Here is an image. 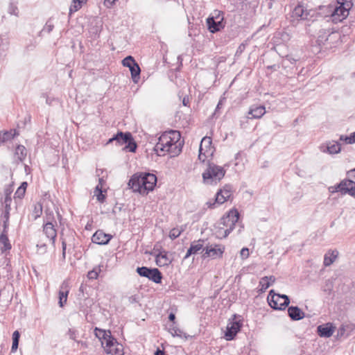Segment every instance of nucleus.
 <instances>
[{
  "label": "nucleus",
  "instance_id": "nucleus-1",
  "mask_svg": "<svg viewBox=\"0 0 355 355\" xmlns=\"http://www.w3.org/2000/svg\"><path fill=\"white\" fill-rule=\"evenodd\" d=\"M157 176L150 173L140 172L135 173L128 182V186L134 192L147 195L153 191L157 184Z\"/></svg>",
  "mask_w": 355,
  "mask_h": 355
},
{
  "label": "nucleus",
  "instance_id": "nucleus-2",
  "mask_svg": "<svg viewBox=\"0 0 355 355\" xmlns=\"http://www.w3.org/2000/svg\"><path fill=\"white\" fill-rule=\"evenodd\" d=\"M171 135L180 137L179 132L171 131L169 133H164L158 139V142L154 147V151L158 156H164L167 153L171 154V157L179 155L182 151L180 144L177 145V141H175V137H172Z\"/></svg>",
  "mask_w": 355,
  "mask_h": 355
},
{
  "label": "nucleus",
  "instance_id": "nucleus-3",
  "mask_svg": "<svg viewBox=\"0 0 355 355\" xmlns=\"http://www.w3.org/2000/svg\"><path fill=\"white\" fill-rule=\"evenodd\" d=\"M307 33L317 34V43L318 45H324L328 40V37L334 33L333 28L329 27V23L322 17L320 19L312 20L311 23L306 25Z\"/></svg>",
  "mask_w": 355,
  "mask_h": 355
},
{
  "label": "nucleus",
  "instance_id": "nucleus-4",
  "mask_svg": "<svg viewBox=\"0 0 355 355\" xmlns=\"http://www.w3.org/2000/svg\"><path fill=\"white\" fill-rule=\"evenodd\" d=\"M226 171L223 167L208 162L207 167L202 173V179L207 184H217L225 176Z\"/></svg>",
  "mask_w": 355,
  "mask_h": 355
},
{
  "label": "nucleus",
  "instance_id": "nucleus-5",
  "mask_svg": "<svg viewBox=\"0 0 355 355\" xmlns=\"http://www.w3.org/2000/svg\"><path fill=\"white\" fill-rule=\"evenodd\" d=\"M116 139V145L121 146L125 145L123 148L124 150L135 153L137 148V144L135 141L132 135L130 132L119 131L114 135V139Z\"/></svg>",
  "mask_w": 355,
  "mask_h": 355
},
{
  "label": "nucleus",
  "instance_id": "nucleus-6",
  "mask_svg": "<svg viewBox=\"0 0 355 355\" xmlns=\"http://www.w3.org/2000/svg\"><path fill=\"white\" fill-rule=\"evenodd\" d=\"M207 25L209 32L217 33L224 28V13L221 11L214 10L210 17L207 19Z\"/></svg>",
  "mask_w": 355,
  "mask_h": 355
},
{
  "label": "nucleus",
  "instance_id": "nucleus-7",
  "mask_svg": "<svg viewBox=\"0 0 355 355\" xmlns=\"http://www.w3.org/2000/svg\"><path fill=\"white\" fill-rule=\"evenodd\" d=\"M268 302L272 309L284 310L288 306L290 299L286 295L277 294L271 290L268 296Z\"/></svg>",
  "mask_w": 355,
  "mask_h": 355
},
{
  "label": "nucleus",
  "instance_id": "nucleus-8",
  "mask_svg": "<svg viewBox=\"0 0 355 355\" xmlns=\"http://www.w3.org/2000/svg\"><path fill=\"white\" fill-rule=\"evenodd\" d=\"M136 272L139 276L146 277L156 284H160L163 278L162 272L156 268L137 267Z\"/></svg>",
  "mask_w": 355,
  "mask_h": 355
},
{
  "label": "nucleus",
  "instance_id": "nucleus-9",
  "mask_svg": "<svg viewBox=\"0 0 355 355\" xmlns=\"http://www.w3.org/2000/svg\"><path fill=\"white\" fill-rule=\"evenodd\" d=\"M352 5L350 1H346V3H340L338 6H336L331 15V21L336 24L345 19L349 15Z\"/></svg>",
  "mask_w": 355,
  "mask_h": 355
},
{
  "label": "nucleus",
  "instance_id": "nucleus-10",
  "mask_svg": "<svg viewBox=\"0 0 355 355\" xmlns=\"http://www.w3.org/2000/svg\"><path fill=\"white\" fill-rule=\"evenodd\" d=\"M225 249V246L220 244L207 245L203 248L202 258L204 259L208 257H210L212 259L222 258Z\"/></svg>",
  "mask_w": 355,
  "mask_h": 355
},
{
  "label": "nucleus",
  "instance_id": "nucleus-11",
  "mask_svg": "<svg viewBox=\"0 0 355 355\" xmlns=\"http://www.w3.org/2000/svg\"><path fill=\"white\" fill-rule=\"evenodd\" d=\"M107 354L111 355H124L123 346L119 343L115 338H110L104 347Z\"/></svg>",
  "mask_w": 355,
  "mask_h": 355
},
{
  "label": "nucleus",
  "instance_id": "nucleus-12",
  "mask_svg": "<svg viewBox=\"0 0 355 355\" xmlns=\"http://www.w3.org/2000/svg\"><path fill=\"white\" fill-rule=\"evenodd\" d=\"M242 326L243 324L241 320L230 322L227 324L225 332V338L226 340L230 341L233 340L236 334L241 331Z\"/></svg>",
  "mask_w": 355,
  "mask_h": 355
},
{
  "label": "nucleus",
  "instance_id": "nucleus-13",
  "mask_svg": "<svg viewBox=\"0 0 355 355\" xmlns=\"http://www.w3.org/2000/svg\"><path fill=\"white\" fill-rule=\"evenodd\" d=\"M150 254L155 257L156 263L159 267L168 266L171 263V260L168 257V252L164 250H157L155 246L153 252H151Z\"/></svg>",
  "mask_w": 355,
  "mask_h": 355
},
{
  "label": "nucleus",
  "instance_id": "nucleus-14",
  "mask_svg": "<svg viewBox=\"0 0 355 355\" xmlns=\"http://www.w3.org/2000/svg\"><path fill=\"white\" fill-rule=\"evenodd\" d=\"M310 15V11L302 4H298L292 10L291 17L293 21L295 20H309L308 16Z\"/></svg>",
  "mask_w": 355,
  "mask_h": 355
},
{
  "label": "nucleus",
  "instance_id": "nucleus-15",
  "mask_svg": "<svg viewBox=\"0 0 355 355\" xmlns=\"http://www.w3.org/2000/svg\"><path fill=\"white\" fill-rule=\"evenodd\" d=\"M112 237V234H106L102 230H98L93 234L92 241L94 243L102 245L107 244Z\"/></svg>",
  "mask_w": 355,
  "mask_h": 355
},
{
  "label": "nucleus",
  "instance_id": "nucleus-16",
  "mask_svg": "<svg viewBox=\"0 0 355 355\" xmlns=\"http://www.w3.org/2000/svg\"><path fill=\"white\" fill-rule=\"evenodd\" d=\"M225 217L227 218L232 221L231 227L227 228L224 231V234L223 235V238H226L234 229L236 223L238 222L239 219V213L236 209H232L228 211L226 216H224Z\"/></svg>",
  "mask_w": 355,
  "mask_h": 355
},
{
  "label": "nucleus",
  "instance_id": "nucleus-17",
  "mask_svg": "<svg viewBox=\"0 0 355 355\" xmlns=\"http://www.w3.org/2000/svg\"><path fill=\"white\" fill-rule=\"evenodd\" d=\"M56 224L53 223H44L43 224V232L46 236L51 241L52 245L55 247L57 231L55 228Z\"/></svg>",
  "mask_w": 355,
  "mask_h": 355
},
{
  "label": "nucleus",
  "instance_id": "nucleus-18",
  "mask_svg": "<svg viewBox=\"0 0 355 355\" xmlns=\"http://www.w3.org/2000/svg\"><path fill=\"white\" fill-rule=\"evenodd\" d=\"M337 188L340 189L341 194H350L355 189V182L349 179H344L340 183L337 184Z\"/></svg>",
  "mask_w": 355,
  "mask_h": 355
},
{
  "label": "nucleus",
  "instance_id": "nucleus-19",
  "mask_svg": "<svg viewBox=\"0 0 355 355\" xmlns=\"http://www.w3.org/2000/svg\"><path fill=\"white\" fill-rule=\"evenodd\" d=\"M335 330V327L333 326L331 323H327L325 324L319 325L317 327V333L322 338H329L331 337Z\"/></svg>",
  "mask_w": 355,
  "mask_h": 355
},
{
  "label": "nucleus",
  "instance_id": "nucleus-20",
  "mask_svg": "<svg viewBox=\"0 0 355 355\" xmlns=\"http://www.w3.org/2000/svg\"><path fill=\"white\" fill-rule=\"evenodd\" d=\"M266 113V109L263 105L252 106L248 112V119H260Z\"/></svg>",
  "mask_w": 355,
  "mask_h": 355
},
{
  "label": "nucleus",
  "instance_id": "nucleus-21",
  "mask_svg": "<svg viewBox=\"0 0 355 355\" xmlns=\"http://www.w3.org/2000/svg\"><path fill=\"white\" fill-rule=\"evenodd\" d=\"M288 314L292 320H300L305 317V313L297 306H291L288 308Z\"/></svg>",
  "mask_w": 355,
  "mask_h": 355
},
{
  "label": "nucleus",
  "instance_id": "nucleus-22",
  "mask_svg": "<svg viewBox=\"0 0 355 355\" xmlns=\"http://www.w3.org/2000/svg\"><path fill=\"white\" fill-rule=\"evenodd\" d=\"M94 334L95 336L99 339L103 340L102 345H104V343L106 344L107 340H108V338H113V336L111 334L110 331H105L101 329H99L98 327H96L94 329Z\"/></svg>",
  "mask_w": 355,
  "mask_h": 355
},
{
  "label": "nucleus",
  "instance_id": "nucleus-23",
  "mask_svg": "<svg viewBox=\"0 0 355 355\" xmlns=\"http://www.w3.org/2000/svg\"><path fill=\"white\" fill-rule=\"evenodd\" d=\"M211 144V139L209 137H205L200 143V148H199V155H198V159L204 162L205 161V159L207 157V153H205L204 150L203 145L206 144Z\"/></svg>",
  "mask_w": 355,
  "mask_h": 355
},
{
  "label": "nucleus",
  "instance_id": "nucleus-24",
  "mask_svg": "<svg viewBox=\"0 0 355 355\" xmlns=\"http://www.w3.org/2000/svg\"><path fill=\"white\" fill-rule=\"evenodd\" d=\"M129 69L131 73V77H132V81L135 83H138V82L140 79V73H141V69H140L138 63L136 62L135 64H133L129 68Z\"/></svg>",
  "mask_w": 355,
  "mask_h": 355
},
{
  "label": "nucleus",
  "instance_id": "nucleus-25",
  "mask_svg": "<svg viewBox=\"0 0 355 355\" xmlns=\"http://www.w3.org/2000/svg\"><path fill=\"white\" fill-rule=\"evenodd\" d=\"M338 255V252L337 250H333L331 252L329 251L327 253L325 254L324 257V266H329L331 265L336 259L337 258Z\"/></svg>",
  "mask_w": 355,
  "mask_h": 355
},
{
  "label": "nucleus",
  "instance_id": "nucleus-26",
  "mask_svg": "<svg viewBox=\"0 0 355 355\" xmlns=\"http://www.w3.org/2000/svg\"><path fill=\"white\" fill-rule=\"evenodd\" d=\"M168 331L172 335L173 337H179L187 338L186 334L183 333L182 331L179 329L175 324H171L167 326Z\"/></svg>",
  "mask_w": 355,
  "mask_h": 355
},
{
  "label": "nucleus",
  "instance_id": "nucleus-27",
  "mask_svg": "<svg viewBox=\"0 0 355 355\" xmlns=\"http://www.w3.org/2000/svg\"><path fill=\"white\" fill-rule=\"evenodd\" d=\"M27 155L26 148L22 145H18L15 149V155L19 162H23Z\"/></svg>",
  "mask_w": 355,
  "mask_h": 355
},
{
  "label": "nucleus",
  "instance_id": "nucleus-28",
  "mask_svg": "<svg viewBox=\"0 0 355 355\" xmlns=\"http://www.w3.org/2000/svg\"><path fill=\"white\" fill-rule=\"evenodd\" d=\"M19 338H20L19 332L17 330L15 331L12 334V347H11L12 352H15L17 351L18 346H19Z\"/></svg>",
  "mask_w": 355,
  "mask_h": 355
},
{
  "label": "nucleus",
  "instance_id": "nucleus-29",
  "mask_svg": "<svg viewBox=\"0 0 355 355\" xmlns=\"http://www.w3.org/2000/svg\"><path fill=\"white\" fill-rule=\"evenodd\" d=\"M204 242H205L204 240L199 239L197 241H193L191 243L190 247L193 250V252H194L195 254H197L198 252V251H200V250H202V249L203 250V248H205Z\"/></svg>",
  "mask_w": 355,
  "mask_h": 355
},
{
  "label": "nucleus",
  "instance_id": "nucleus-30",
  "mask_svg": "<svg viewBox=\"0 0 355 355\" xmlns=\"http://www.w3.org/2000/svg\"><path fill=\"white\" fill-rule=\"evenodd\" d=\"M0 243L3 245V250H8L11 249V244L10 243L8 234L1 233L0 234Z\"/></svg>",
  "mask_w": 355,
  "mask_h": 355
},
{
  "label": "nucleus",
  "instance_id": "nucleus-31",
  "mask_svg": "<svg viewBox=\"0 0 355 355\" xmlns=\"http://www.w3.org/2000/svg\"><path fill=\"white\" fill-rule=\"evenodd\" d=\"M95 196H96V199L98 202L103 203L105 202L106 196L103 194V191L102 190V187L99 185H97L95 188Z\"/></svg>",
  "mask_w": 355,
  "mask_h": 355
},
{
  "label": "nucleus",
  "instance_id": "nucleus-32",
  "mask_svg": "<svg viewBox=\"0 0 355 355\" xmlns=\"http://www.w3.org/2000/svg\"><path fill=\"white\" fill-rule=\"evenodd\" d=\"M1 132L2 134L3 141H4L5 142L12 139L16 135L15 130L1 131Z\"/></svg>",
  "mask_w": 355,
  "mask_h": 355
},
{
  "label": "nucleus",
  "instance_id": "nucleus-33",
  "mask_svg": "<svg viewBox=\"0 0 355 355\" xmlns=\"http://www.w3.org/2000/svg\"><path fill=\"white\" fill-rule=\"evenodd\" d=\"M327 149L329 154H337L340 152L341 147L338 142H336V144L328 146Z\"/></svg>",
  "mask_w": 355,
  "mask_h": 355
},
{
  "label": "nucleus",
  "instance_id": "nucleus-34",
  "mask_svg": "<svg viewBox=\"0 0 355 355\" xmlns=\"http://www.w3.org/2000/svg\"><path fill=\"white\" fill-rule=\"evenodd\" d=\"M270 286V282L268 281V277L266 276L262 277L259 281L260 291L265 292L266 289Z\"/></svg>",
  "mask_w": 355,
  "mask_h": 355
},
{
  "label": "nucleus",
  "instance_id": "nucleus-35",
  "mask_svg": "<svg viewBox=\"0 0 355 355\" xmlns=\"http://www.w3.org/2000/svg\"><path fill=\"white\" fill-rule=\"evenodd\" d=\"M69 291H59V305L60 307H63L64 304L67 302V295Z\"/></svg>",
  "mask_w": 355,
  "mask_h": 355
},
{
  "label": "nucleus",
  "instance_id": "nucleus-36",
  "mask_svg": "<svg viewBox=\"0 0 355 355\" xmlns=\"http://www.w3.org/2000/svg\"><path fill=\"white\" fill-rule=\"evenodd\" d=\"M73 3L71 5L69 8V15H71L73 12H76L81 8L82 1L80 0H73Z\"/></svg>",
  "mask_w": 355,
  "mask_h": 355
},
{
  "label": "nucleus",
  "instance_id": "nucleus-37",
  "mask_svg": "<svg viewBox=\"0 0 355 355\" xmlns=\"http://www.w3.org/2000/svg\"><path fill=\"white\" fill-rule=\"evenodd\" d=\"M46 214V222L45 223H53L54 224H56V221L55 220L54 213L52 210L50 209H46L45 211Z\"/></svg>",
  "mask_w": 355,
  "mask_h": 355
},
{
  "label": "nucleus",
  "instance_id": "nucleus-38",
  "mask_svg": "<svg viewBox=\"0 0 355 355\" xmlns=\"http://www.w3.org/2000/svg\"><path fill=\"white\" fill-rule=\"evenodd\" d=\"M136 62L135 60L134 59V58L131 55H128L127 57H125L123 60H122V64L124 67H128L130 68L133 64H135Z\"/></svg>",
  "mask_w": 355,
  "mask_h": 355
},
{
  "label": "nucleus",
  "instance_id": "nucleus-39",
  "mask_svg": "<svg viewBox=\"0 0 355 355\" xmlns=\"http://www.w3.org/2000/svg\"><path fill=\"white\" fill-rule=\"evenodd\" d=\"M227 200H229V199L227 198H226L225 196H224L222 191H218L216 193V202H217L218 205H222Z\"/></svg>",
  "mask_w": 355,
  "mask_h": 355
},
{
  "label": "nucleus",
  "instance_id": "nucleus-40",
  "mask_svg": "<svg viewBox=\"0 0 355 355\" xmlns=\"http://www.w3.org/2000/svg\"><path fill=\"white\" fill-rule=\"evenodd\" d=\"M101 271V269L98 268V269H96V268H94L90 271L88 272L87 273V277L88 279H96L98 277V272Z\"/></svg>",
  "mask_w": 355,
  "mask_h": 355
},
{
  "label": "nucleus",
  "instance_id": "nucleus-41",
  "mask_svg": "<svg viewBox=\"0 0 355 355\" xmlns=\"http://www.w3.org/2000/svg\"><path fill=\"white\" fill-rule=\"evenodd\" d=\"M182 230H179L178 228H173L169 232V237L174 240L177 239L181 234Z\"/></svg>",
  "mask_w": 355,
  "mask_h": 355
},
{
  "label": "nucleus",
  "instance_id": "nucleus-42",
  "mask_svg": "<svg viewBox=\"0 0 355 355\" xmlns=\"http://www.w3.org/2000/svg\"><path fill=\"white\" fill-rule=\"evenodd\" d=\"M219 191H222L224 196L228 199L232 196V187L230 185H225L223 189H220Z\"/></svg>",
  "mask_w": 355,
  "mask_h": 355
},
{
  "label": "nucleus",
  "instance_id": "nucleus-43",
  "mask_svg": "<svg viewBox=\"0 0 355 355\" xmlns=\"http://www.w3.org/2000/svg\"><path fill=\"white\" fill-rule=\"evenodd\" d=\"M8 12L9 14L10 15H15V16H18V8L17 6L13 3H10V5H9V7H8Z\"/></svg>",
  "mask_w": 355,
  "mask_h": 355
},
{
  "label": "nucleus",
  "instance_id": "nucleus-44",
  "mask_svg": "<svg viewBox=\"0 0 355 355\" xmlns=\"http://www.w3.org/2000/svg\"><path fill=\"white\" fill-rule=\"evenodd\" d=\"M37 252L42 254L46 252L47 251V245L44 243L39 242L37 244Z\"/></svg>",
  "mask_w": 355,
  "mask_h": 355
},
{
  "label": "nucleus",
  "instance_id": "nucleus-45",
  "mask_svg": "<svg viewBox=\"0 0 355 355\" xmlns=\"http://www.w3.org/2000/svg\"><path fill=\"white\" fill-rule=\"evenodd\" d=\"M11 201H12V199H11L10 196H5V199H4V202H3V204L5 205V210H10V209H11V208H10Z\"/></svg>",
  "mask_w": 355,
  "mask_h": 355
},
{
  "label": "nucleus",
  "instance_id": "nucleus-46",
  "mask_svg": "<svg viewBox=\"0 0 355 355\" xmlns=\"http://www.w3.org/2000/svg\"><path fill=\"white\" fill-rule=\"evenodd\" d=\"M220 223L223 224V225L226 227L227 228L232 227H231L232 221L225 216H223L221 218Z\"/></svg>",
  "mask_w": 355,
  "mask_h": 355
},
{
  "label": "nucleus",
  "instance_id": "nucleus-47",
  "mask_svg": "<svg viewBox=\"0 0 355 355\" xmlns=\"http://www.w3.org/2000/svg\"><path fill=\"white\" fill-rule=\"evenodd\" d=\"M25 193L26 191L24 190H22L20 187H18L15 193V198L21 199L24 196Z\"/></svg>",
  "mask_w": 355,
  "mask_h": 355
},
{
  "label": "nucleus",
  "instance_id": "nucleus-48",
  "mask_svg": "<svg viewBox=\"0 0 355 355\" xmlns=\"http://www.w3.org/2000/svg\"><path fill=\"white\" fill-rule=\"evenodd\" d=\"M54 26L50 24L49 21H48L45 26H44L42 31H46L48 33H51L53 29Z\"/></svg>",
  "mask_w": 355,
  "mask_h": 355
},
{
  "label": "nucleus",
  "instance_id": "nucleus-49",
  "mask_svg": "<svg viewBox=\"0 0 355 355\" xmlns=\"http://www.w3.org/2000/svg\"><path fill=\"white\" fill-rule=\"evenodd\" d=\"M203 148H204V150L205 151V153H207L209 155H212L213 154V147L211 146V144H208L207 143L206 144H204L203 145Z\"/></svg>",
  "mask_w": 355,
  "mask_h": 355
},
{
  "label": "nucleus",
  "instance_id": "nucleus-50",
  "mask_svg": "<svg viewBox=\"0 0 355 355\" xmlns=\"http://www.w3.org/2000/svg\"><path fill=\"white\" fill-rule=\"evenodd\" d=\"M241 256L243 259H247L249 257V249L248 248H243L241 250Z\"/></svg>",
  "mask_w": 355,
  "mask_h": 355
},
{
  "label": "nucleus",
  "instance_id": "nucleus-51",
  "mask_svg": "<svg viewBox=\"0 0 355 355\" xmlns=\"http://www.w3.org/2000/svg\"><path fill=\"white\" fill-rule=\"evenodd\" d=\"M62 239V259H65V257H66V249H67V243L65 241V240L64 239Z\"/></svg>",
  "mask_w": 355,
  "mask_h": 355
},
{
  "label": "nucleus",
  "instance_id": "nucleus-52",
  "mask_svg": "<svg viewBox=\"0 0 355 355\" xmlns=\"http://www.w3.org/2000/svg\"><path fill=\"white\" fill-rule=\"evenodd\" d=\"M68 334H69L70 339L76 340V330L69 329L68 331Z\"/></svg>",
  "mask_w": 355,
  "mask_h": 355
},
{
  "label": "nucleus",
  "instance_id": "nucleus-53",
  "mask_svg": "<svg viewBox=\"0 0 355 355\" xmlns=\"http://www.w3.org/2000/svg\"><path fill=\"white\" fill-rule=\"evenodd\" d=\"M9 226V220H4L3 221V231L1 233L8 234V229Z\"/></svg>",
  "mask_w": 355,
  "mask_h": 355
},
{
  "label": "nucleus",
  "instance_id": "nucleus-54",
  "mask_svg": "<svg viewBox=\"0 0 355 355\" xmlns=\"http://www.w3.org/2000/svg\"><path fill=\"white\" fill-rule=\"evenodd\" d=\"M12 185L9 184L4 190V193L6 196H10L11 193L12 192Z\"/></svg>",
  "mask_w": 355,
  "mask_h": 355
},
{
  "label": "nucleus",
  "instance_id": "nucleus-55",
  "mask_svg": "<svg viewBox=\"0 0 355 355\" xmlns=\"http://www.w3.org/2000/svg\"><path fill=\"white\" fill-rule=\"evenodd\" d=\"M245 49V45L244 44H241L236 50V55H240L241 53H242Z\"/></svg>",
  "mask_w": 355,
  "mask_h": 355
},
{
  "label": "nucleus",
  "instance_id": "nucleus-56",
  "mask_svg": "<svg viewBox=\"0 0 355 355\" xmlns=\"http://www.w3.org/2000/svg\"><path fill=\"white\" fill-rule=\"evenodd\" d=\"M349 139H350V138H349V136H347V135H340V136L339 140H340V141H345V142H346L347 144H350V141H349Z\"/></svg>",
  "mask_w": 355,
  "mask_h": 355
},
{
  "label": "nucleus",
  "instance_id": "nucleus-57",
  "mask_svg": "<svg viewBox=\"0 0 355 355\" xmlns=\"http://www.w3.org/2000/svg\"><path fill=\"white\" fill-rule=\"evenodd\" d=\"M192 254H195L193 252V250L191 249V248L189 247V248L187 250V252L185 256L184 257L183 259L185 260V259H188Z\"/></svg>",
  "mask_w": 355,
  "mask_h": 355
},
{
  "label": "nucleus",
  "instance_id": "nucleus-58",
  "mask_svg": "<svg viewBox=\"0 0 355 355\" xmlns=\"http://www.w3.org/2000/svg\"><path fill=\"white\" fill-rule=\"evenodd\" d=\"M192 254H195L193 252V250L191 249V248L189 247V248L187 250V252L185 256L184 257L183 259L185 260V259H188Z\"/></svg>",
  "mask_w": 355,
  "mask_h": 355
},
{
  "label": "nucleus",
  "instance_id": "nucleus-59",
  "mask_svg": "<svg viewBox=\"0 0 355 355\" xmlns=\"http://www.w3.org/2000/svg\"><path fill=\"white\" fill-rule=\"evenodd\" d=\"M2 217L4 220H9L10 218V210H4Z\"/></svg>",
  "mask_w": 355,
  "mask_h": 355
},
{
  "label": "nucleus",
  "instance_id": "nucleus-60",
  "mask_svg": "<svg viewBox=\"0 0 355 355\" xmlns=\"http://www.w3.org/2000/svg\"><path fill=\"white\" fill-rule=\"evenodd\" d=\"M329 191L331 193L340 192V189L337 188V184L329 187Z\"/></svg>",
  "mask_w": 355,
  "mask_h": 355
},
{
  "label": "nucleus",
  "instance_id": "nucleus-61",
  "mask_svg": "<svg viewBox=\"0 0 355 355\" xmlns=\"http://www.w3.org/2000/svg\"><path fill=\"white\" fill-rule=\"evenodd\" d=\"M168 320L172 322V324H175V315L173 313H170L168 315Z\"/></svg>",
  "mask_w": 355,
  "mask_h": 355
},
{
  "label": "nucleus",
  "instance_id": "nucleus-62",
  "mask_svg": "<svg viewBox=\"0 0 355 355\" xmlns=\"http://www.w3.org/2000/svg\"><path fill=\"white\" fill-rule=\"evenodd\" d=\"M115 1L116 0H105L104 3L107 7H110L115 3Z\"/></svg>",
  "mask_w": 355,
  "mask_h": 355
},
{
  "label": "nucleus",
  "instance_id": "nucleus-63",
  "mask_svg": "<svg viewBox=\"0 0 355 355\" xmlns=\"http://www.w3.org/2000/svg\"><path fill=\"white\" fill-rule=\"evenodd\" d=\"M217 204V202H216V200H214V202H211V201H209L206 203V205H207V207L209 208H211V209H213L215 207V205Z\"/></svg>",
  "mask_w": 355,
  "mask_h": 355
},
{
  "label": "nucleus",
  "instance_id": "nucleus-64",
  "mask_svg": "<svg viewBox=\"0 0 355 355\" xmlns=\"http://www.w3.org/2000/svg\"><path fill=\"white\" fill-rule=\"evenodd\" d=\"M349 138L350 144H355V132L349 135Z\"/></svg>",
  "mask_w": 355,
  "mask_h": 355
}]
</instances>
